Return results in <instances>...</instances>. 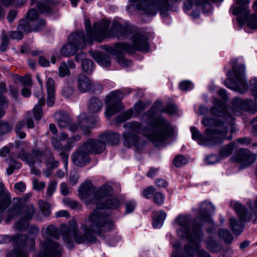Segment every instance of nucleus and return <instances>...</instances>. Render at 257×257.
I'll use <instances>...</instances> for the list:
<instances>
[{"mask_svg": "<svg viewBox=\"0 0 257 257\" xmlns=\"http://www.w3.org/2000/svg\"><path fill=\"white\" fill-rule=\"evenodd\" d=\"M112 193V188L110 185H104L98 189L93 199L87 201L88 204L94 203L96 209L83 225V233L78 231V226L75 222L61 225V233L69 248L73 247V239L78 244L93 243L97 240L94 234L100 235L101 233L113 228L114 223L109 217L110 213L105 209H116L119 205L117 199L108 198Z\"/></svg>", "mask_w": 257, "mask_h": 257, "instance_id": "1", "label": "nucleus"}, {"mask_svg": "<svg viewBox=\"0 0 257 257\" xmlns=\"http://www.w3.org/2000/svg\"><path fill=\"white\" fill-rule=\"evenodd\" d=\"M161 103L156 101L154 104L142 116V120L148 123L149 127L143 126L138 121L127 122L123 125L124 128L128 130L122 133L124 139L123 144L125 147L130 148L134 146L140 151L146 144L147 141L140 139L136 134H142L156 146H159L173 135V129L170 122L163 116L155 117L159 112Z\"/></svg>", "mask_w": 257, "mask_h": 257, "instance_id": "2", "label": "nucleus"}, {"mask_svg": "<svg viewBox=\"0 0 257 257\" xmlns=\"http://www.w3.org/2000/svg\"><path fill=\"white\" fill-rule=\"evenodd\" d=\"M85 27L86 31V41L88 43H92L93 40L101 42L105 37H116L119 39L128 38L132 34V29L128 24L121 25L114 22L108 30L109 22L103 20L94 24L93 29L90 26L89 20H85Z\"/></svg>", "mask_w": 257, "mask_h": 257, "instance_id": "3", "label": "nucleus"}, {"mask_svg": "<svg viewBox=\"0 0 257 257\" xmlns=\"http://www.w3.org/2000/svg\"><path fill=\"white\" fill-rule=\"evenodd\" d=\"M198 219H195L191 223L189 216L180 215L175 220V223L180 227L177 231V234L189 242L185 245V252L188 257H194L195 250L200 247V242L203 237L202 223L197 222Z\"/></svg>", "mask_w": 257, "mask_h": 257, "instance_id": "4", "label": "nucleus"}, {"mask_svg": "<svg viewBox=\"0 0 257 257\" xmlns=\"http://www.w3.org/2000/svg\"><path fill=\"white\" fill-rule=\"evenodd\" d=\"M132 45L124 42L117 43L113 47H107L106 51L110 54L115 56L118 63L122 67L130 66L131 62L125 59L126 52L131 54L136 51L142 52L149 51L150 44L147 37L138 33L132 36Z\"/></svg>", "mask_w": 257, "mask_h": 257, "instance_id": "5", "label": "nucleus"}, {"mask_svg": "<svg viewBox=\"0 0 257 257\" xmlns=\"http://www.w3.org/2000/svg\"><path fill=\"white\" fill-rule=\"evenodd\" d=\"M21 201L17 199V202L8 209L5 222L9 223L15 217L21 215L20 219L15 223L14 228L18 231H25L29 226V221L32 219L35 209L33 204L22 206Z\"/></svg>", "mask_w": 257, "mask_h": 257, "instance_id": "6", "label": "nucleus"}, {"mask_svg": "<svg viewBox=\"0 0 257 257\" xmlns=\"http://www.w3.org/2000/svg\"><path fill=\"white\" fill-rule=\"evenodd\" d=\"M190 131L192 138L201 145L212 147L223 143L226 139L227 131L225 127L206 128L205 130V137L203 136L195 126H191Z\"/></svg>", "mask_w": 257, "mask_h": 257, "instance_id": "7", "label": "nucleus"}, {"mask_svg": "<svg viewBox=\"0 0 257 257\" xmlns=\"http://www.w3.org/2000/svg\"><path fill=\"white\" fill-rule=\"evenodd\" d=\"M227 75L228 78L224 81V85L227 87L241 93L246 92L247 84L245 78V67L243 65L233 64Z\"/></svg>", "mask_w": 257, "mask_h": 257, "instance_id": "8", "label": "nucleus"}, {"mask_svg": "<svg viewBox=\"0 0 257 257\" xmlns=\"http://www.w3.org/2000/svg\"><path fill=\"white\" fill-rule=\"evenodd\" d=\"M86 43L84 32L78 30L70 35L67 43L61 49L60 54L64 57L74 56L78 50L85 47Z\"/></svg>", "mask_w": 257, "mask_h": 257, "instance_id": "9", "label": "nucleus"}, {"mask_svg": "<svg viewBox=\"0 0 257 257\" xmlns=\"http://www.w3.org/2000/svg\"><path fill=\"white\" fill-rule=\"evenodd\" d=\"M233 208L237 213L240 220H237L234 217H230L229 219V226L234 234L239 235L243 230V222L250 221L251 214L248 213L245 207L239 203H235Z\"/></svg>", "mask_w": 257, "mask_h": 257, "instance_id": "10", "label": "nucleus"}, {"mask_svg": "<svg viewBox=\"0 0 257 257\" xmlns=\"http://www.w3.org/2000/svg\"><path fill=\"white\" fill-rule=\"evenodd\" d=\"M124 92L120 90L111 92L105 98L106 109L105 115L108 118L124 109L121 99Z\"/></svg>", "mask_w": 257, "mask_h": 257, "instance_id": "11", "label": "nucleus"}, {"mask_svg": "<svg viewBox=\"0 0 257 257\" xmlns=\"http://www.w3.org/2000/svg\"><path fill=\"white\" fill-rule=\"evenodd\" d=\"M41 250L34 257H61L62 248L60 244L49 237L41 242Z\"/></svg>", "mask_w": 257, "mask_h": 257, "instance_id": "12", "label": "nucleus"}, {"mask_svg": "<svg viewBox=\"0 0 257 257\" xmlns=\"http://www.w3.org/2000/svg\"><path fill=\"white\" fill-rule=\"evenodd\" d=\"M77 88L81 92L90 91L94 92L102 90L101 85L96 82H93L83 74H79L77 78Z\"/></svg>", "mask_w": 257, "mask_h": 257, "instance_id": "13", "label": "nucleus"}, {"mask_svg": "<svg viewBox=\"0 0 257 257\" xmlns=\"http://www.w3.org/2000/svg\"><path fill=\"white\" fill-rule=\"evenodd\" d=\"M256 159V156L255 154L245 148L238 150L233 157L235 162L241 164L242 168L251 166L255 162Z\"/></svg>", "mask_w": 257, "mask_h": 257, "instance_id": "14", "label": "nucleus"}, {"mask_svg": "<svg viewBox=\"0 0 257 257\" xmlns=\"http://www.w3.org/2000/svg\"><path fill=\"white\" fill-rule=\"evenodd\" d=\"M236 4L239 6L233 8L232 7V13L234 15H238L236 20L240 25H243L245 22L249 14V10H248L247 4L249 0H236Z\"/></svg>", "mask_w": 257, "mask_h": 257, "instance_id": "15", "label": "nucleus"}, {"mask_svg": "<svg viewBox=\"0 0 257 257\" xmlns=\"http://www.w3.org/2000/svg\"><path fill=\"white\" fill-rule=\"evenodd\" d=\"M45 25V22L42 19H37L30 21L21 20L19 21L17 29L26 33H30L32 31L36 32L43 29Z\"/></svg>", "mask_w": 257, "mask_h": 257, "instance_id": "16", "label": "nucleus"}, {"mask_svg": "<svg viewBox=\"0 0 257 257\" xmlns=\"http://www.w3.org/2000/svg\"><path fill=\"white\" fill-rule=\"evenodd\" d=\"M89 154H100L105 149L104 143L99 138L98 139H88L82 145Z\"/></svg>", "mask_w": 257, "mask_h": 257, "instance_id": "17", "label": "nucleus"}, {"mask_svg": "<svg viewBox=\"0 0 257 257\" xmlns=\"http://www.w3.org/2000/svg\"><path fill=\"white\" fill-rule=\"evenodd\" d=\"M71 157L73 164L78 167L84 166L90 161L89 153L82 145L72 154Z\"/></svg>", "mask_w": 257, "mask_h": 257, "instance_id": "18", "label": "nucleus"}, {"mask_svg": "<svg viewBox=\"0 0 257 257\" xmlns=\"http://www.w3.org/2000/svg\"><path fill=\"white\" fill-rule=\"evenodd\" d=\"M232 104L234 107L252 114L257 111V105L254 103L253 100L250 99L243 100L239 98H234L232 100Z\"/></svg>", "mask_w": 257, "mask_h": 257, "instance_id": "19", "label": "nucleus"}, {"mask_svg": "<svg viewBox=\"0 0 257 257\" xmlns=\"http://www.w3.org/2000/svg\"><path fill=\"white\" fill-rule=\"evenodd\" d=\"M98 189L96 191L93 190L91 182L90 181H86L83 183L80 187L78 192L80 198L86 199V204L87 205H93L94 203L88 204L87 201L91 200L94 198V195L96 193Z\"/></svg>", "mask_w": 257, "mask_h": 257, "instance_id": "20", "label": "nucleus"}, {"mask_svg": "<svg viewBox=\"0 0 257 257\" xmlns=\"http://www.w3.org/2000/svg\"><path fill=\"white\" fill-rule=\"evenodd\" d=\"M43 156V152L38 149L33 150L31 155L22 150L18 155L19 158L23 161H26L30 166H34L36 162H41Z\"/></svg>", "mask_w": 257, "mask_h": 257, "instance_id": "21", "label": "nucleus"}, {"mask_svg": "<svg viewBox=\"0 0 257 257\" xmlns=\"http://www.w3.org/2000/svg\"><path fill=\"white\" fill-rule=\"evenodd\" d=\"M217 0H186L184 4V9L189 10L191 9L193 4L202 7L204 13L209 12L212 9L211 3H215Z\"/></svg>", "mask_w": 257, "mask_h": 257, "instance_id": "22", "label": "nucleus"}, {"mask_svg": "<svg viewBox=\"0 0 257 257\" xmlns=\"http://www.w3.org/2000/svg\"><path fill=\"white\" fill-rule=\"evenodd\" d=\"M214 210V206L212 204L204 201L200 204L199 217L200 218L202 221L209 223H212L213 221L208 212H213Z\"/></svg>", "mask_w": 257, "mask_h": 257, "instance_id": "23", "label": "nucleus"}, {"mask_svg": "<svg viewBox=\"0 0 257 257\" xmlns=\"http://www.w3.org/2000/svg\"><path fill=\"white\" fill-rule=\"evenodd\" d=\"M54 118L60 128H66L71 123L70 115L65 111H59L55 113Z\"/></svg>", "mask_w": 257, "mask_h": 257, "instance_id": "24", "label": "nucleus"}, {"mask_svg": "<svg viewBox=\"0 0 257 257\" xmlns=\"http://www.w3.org/2000/svg\"><path fill=\"white\" fill-rule=\"evenodd\" d=\"M99 138L106 144L111 145H115L117 144L120 139V135L115 132H106L99 135Z\"/></svg>", "mask_w": 257, "mask_h": 257, "instance_id": "25", "label": "nucleus"}, {"mask_svg": "<svg viewBox=\"0 0 257 257\" xmlns=\"http://www.w3.org/2000/svg\"><path fill=\"white\" fill-rule=\"evenodd\" d=\"M55 6V3L52 0H41L37 4V9L40 13L46 15L52 13Z\"/></svg>", "mask_w": 257, "mask_h": 257, "instance_id": "26", "label": "nucleus"}, {"mask_svg": "<svg viewBox=\"0 0 257 257\" xmlns=\"http://www.w3.org/2000/svg\"><path fill=\"white\" fill-rule=\"evenodd\" d=\"M205 243L206 248L212 252H218L222 248L221 243L212 236L207 237L205 240Z\"/></svg>", "mask_w": 257, "mask_h": 257, "instance_id": "27", "label": "nucleus"}, {"mask_svg": "<svg viewBox=\"0 0 257 257\" xmlns=\"http://www.w3.org/2000/svg\"><path fill=\"white\" fill-rule=\"evenodd\" d=\"M92 56L94 59L103 67H107L110 65V58L109 56L102 52H93Z\"/></svg>", "mask_w": 257, "mask_h": 257, "instance_id": "28", "label": "nucleus"}, {"mask_svg": "<svg viewBox=\"0 0 257 257\" xmlns=\"http://www.w3.org/2000/svg\"><path fill=\"white\" fill-rule=\"evenodd\" d=\"M214 105L211 108V113L214 115L221 116L225 111V105L221 100L215 98L213 100Z\"/></svg>", "mask_w": 257, "mask_h": 257, "instance_id": "29", "label": "nucleus"}, {"mask_svg": "<svg viewBox=\"0 0 257 257\" xmlns=\"http://www.w3.org/2000/svg\"><path fill=\"white\" fill-rule=\"evenodd\" d=\"M103 105V102L100 99L91 97L88 103V108L90 112L97 113L102 109Z\"/></svg>", "mask_w": 257, "mask_h": 257, "instance_id": "30", "label": "nucleus"}, {"mask_svg": "<svg viewBox=\"0 0 257 257\" xmlns=\"http://www.w3.org/2000/svg\"><path fill=\"white\" fill-rule=\"evenodd\" d=\"M78 122L82 130L86 131V134L89 132L88 129L93 127L94 125L90 122V118L87 117V114L84 112L80 113L78 116Z\"/></svg>", "mask_w": 257, "mask_h": 257, "instance_id": "31", "label": "nucleus"}, {"mask_svg": "<svg viewBox=\"0 0 257 257\" xmlns=\"http://www.w3.org/2000/svg\"><path fill=\"white\" fill-rule=\"evenodd\" d=\"M14 240L13 242L17 243L21 246H26L27 245V242H29L31 246L33 247L35 244V239L30 238L28 239V236L24 234H19L17 235H14Z\"/></svg>", "mask_w": 257, "mask_h": 257, "instance_id": "32", "label": "nucleus"}, {"mask_svg": "<svg viewBox=\"0 0 257 257\" xmlns=\"http://www.w3.org/2000/svg\"><path fill=\"white\" fill-rule=\"evenodd\" d=\"M11 197L3 183H0V205H10Z\"/></svg>", "mask_w": 257, "mask_h": 257, "instance_id": "33", "label": "nucleus"}, {"mask_svg": "<svg viewBox=\"0 0 257 257\" xmlns=\"http://www.w3.org/2000/svg\"><path fill=\"white\" fill-rule=\"evenodd\" d=\"M45 98L42 96L39 100L38 104L35 106L33 109V116L35 119L40 120L41 118L43 113L42 106L45 105Z\"/></svg>", "mask_w": 257, "mask_h": 257, "instance_id": "34", "label": "nucleus"}, {"mask_svg": "<svg viewBox=\"0 0 257 257\" xmlns=\"http://www.w3.org/2000/svg\"><path fill=\"white\" fill-rule=\"evenodd\" d=\"M235 147V144L230 142L228 145L221 147L219 150V155L223 157H227L233 152Z\"/></svg>", "mask_w": 257, "mask_h": 257, "instance_id": "35", "label": "nucleus"}, {"mask_svg": "<svg viewBox=\"0 0 257 257\" xmlns=\"http://www.w3.org/2000/svg\"><path fill=\"white\" fill-rule=\"evenodd\" d=\"M202 123L205 126H215L220 127L223 124L222 121L218 119L211 118V117H205L202 120Z\"/></svg>", "mask_w": 257, "mask_h": 257, "instance_id": "36", "label": "nucleus"}, {"mask_svg": "<svg viewBox=\"0 0 257 257\" xmlns=\"http://www.w3.org/2000/svg\"><path fill=\"white\" fill-rule=\"evenodd\" d=\"M166 217V213L161 211L157 213V216L153 219L152 225L154 228L160 227L162 226L164 220Z\"/></svg>", "mask_w": 257, "mask_h": 257, "instance_id": "37", "label": "nucleus"}, {"mask_svg": "<svg viewBox=\"0 0 257 257\" xmlns=\"http://www.w3.org/2000/svg\"><path fill=\"white\" fill-rule=\"evenodd\" d=\"M56 239H58L60 237L59 232L57 228L53 225H48L44 230V234Z\"/></svg>", "mask_w": 257, "mask_h": 257, "instance_id": "38", "label": "nucleus"}, {"mask_svg": "<svg viewBox=\"0 0 257 257\" xmlns=\"http://www.w3.org/2000/svg\"><path fill=\"white\" fill-rule=\"evenodd\" d=\"M218 235L219 237L223 239L226 243H231L233 240L232 235L227 229H220L218 231Z\"/></svg>", "mask_w": 257, "mask_h": 257, "instance_id": "39", "label": "nucleus"}, {"mask_svg": "<svg viewBox=\"0 0 257 257\" xmlns=\"http://www.w3.org/2000/svg\"><path fill=\"white\" fill-rule=\"evenodd\" d=\"M82 71L88 74H91L94 70V63L91 60H83L81 64Z\"/></svg>", "mask_w": 257, "mask_h": 257, "instance_id": "40", "label": "nucleus"}, {"mask_svg": "<svg viewBox=\"0 0 257 257\" xmlns=\"http://www.w3.org/2000/svg\"><path fill=\"white\" fill-rule=\"evenodd\" d=\"M39 205L40 210L43 214L46 216H49L51 214V209L49 204L43 200H39Z\"/></svg>", "mask_w": 257, "mask_h": 257, "instance_id": "41", "label": "nucleus"}, {"mask_svg": "<svg viewBox=\"0 0 257 257\" xmlns=\"http://www.w3.org/2000/svg\"><path fill=\"white\" fill-rule=\"evenodd\" d=\"M133 110L129 109L115 118V121L117 123H121L132 117L133 114Z\"/></svg>", "mask_w": 257, "mask_h": 257, "instance_id": "42", "label": "nucleus"}, {"mask_svg": "<svg viewBox=\"0 0 257 257\" xmlns=\"http://www.w3.org/2000/svg\"><path fill=\"white\" fill-rule=\"evenodd\" d=\"M26 122L25 120L18 121L15 126V131L16 133L21 139H24L26 137V134L24 132L21 131L22 128L25 125Z\"/></svg>", "mask_w": 257, "mask_h": 257, "instance_id": "43", "label": "nucleus"}, {"mask_svg": "<svg viewBox=\"0 0 257 257\" xmlns=\"http://www.w3.org/2000/svg\"><path fill=\"white\" fill-rule=\"evenodd\" d=\"M1 37L2 43L0 44V50L2 52H5L9 46V40L7 34L4 30L2 31Z\"/></svg>", "mask_w": 257, "mask_h": 257, "instance_id": "44", "label": "nucleus"}, {"mask_svg": "<svg viewBox=\"0 0 257 257\" xmlns=\"http://www.w3.org/2000/svg\"><path fill=\"white\" fill-rule=\"evenodd\" d=\"M7 257H28V254L23 249L17 248L8 253Z\"/></svg>", "mask_w": 257, "mask_h": 257, "instance_id": "45", "label": "nucleus"}, {"mask_svg": "<svg viewBox=\"0 0 257 257\" xmlns=\"http://www.w3.org/2000/svg\"><path fill=\"white\" fill-rule=\"evenodd\" d=\"M46 151H47V150H46ZM47 151L51 154L50 156L47 159L46 161V164L47 167L52 169L57 168L59 166L58 161L55 160L54 156L52 155L50 150H48Z\"/></svg>", "mask_w": 257, "mask_h": 257, "instance_id": "46", "label": "nucleus"}, {"mask_svg": "<svg viewBox=\"0 0 257 257\" xmlns=\"http://www.w3.org/2000/svg\"><path fill=\"white\" fill-rule=\"evenodd\" d=\"M187 163V159L182 155H178L173 160V163L176 167H181Z\"/></svg>", "mask_w": 257, "mask_h": 257, "instance_id": "47", "label": "nucleus"}, {"mask_svg": "<svg viewBox=\"0 0 257 257\" xmlns=\"http://www.w3.org/2000/svg\"><path fill=\"white\" fill-rule=\"evenodd\" d=\"M13 125L6 121H0V135H5L12 131Z\"/></svg>", "mask_w": 257, "mask_h": 257, "instance_id": "48", "label": "nucleus"}, {"mask_svg": "<svg viewBox=\"0 0 257 257\" xmlns=\"http://www.w3.org/2000/svg\"><path fill=\"white\" fill-rule=\"evenodd\" d=\"M59 73L61 77H65L70 75L69 69L65 62H62L59 67Z\"/></svg>", "mask_w": 257, "mask_h": 257, "instance_id": "49", "label": "nucleus"}, {"mask_svg": "<svg viewBox=\"0 0 257 257\" xmlns=\"http://www.w3.org/2000/svg\"><path fill=\"white\" fill-rule=\"evenodd\" d=\"M249 89L251 91L252 95L254 96V100L257 103V80L252 79L249 82Z\"/></svg>", "mask_w": 257, "mask_h": 257, "instance_id": "50", "label": "nucleus"}, {"mask_svg": "<svg viewBox=\"0 0 257 257\" xmlns=\"http://www.w3.org/2000/svg\"><path fill=\"white\" fill-rule=\"evenodd\" d=\"M165 196L163 194L160 192H156L153 196V200L157 205H161L164 202Z\"/></svg>", "mask_w": 257, "mask_h": 257, "instance_id": "51", "label": "nucleus"}, {"mask_svg": "<svg viewBox=\"0 0 257 257\" xmlns=\"http://www.w3.org/2000/svg\"><path fill=\"white\" fill-rule=\"evenodd\" d=\"M81 136L80 135H76L75 136L71 137L68 139L67 141L66 147L68 149H71L74 147L76 142L81 139Z\"/></svg>", "mask_w": 257, "mask_h": 257, "instance_id": "52", "label": "nucleus"}, {"mask_svg": "<svg viewBox=\"0 0 257 257\" xmlns=\"http://www.w3.org/2000/svg\"><path fill=\"white\" fill-rule=\"evenodd\" d=\"M247 25L252 29H257V12L249 18Z\"/></svg>", "mask_w": 257, "mask_h": 257, "instance_id": "53", "label": "nucleus"}, {"mask_svg": "<svg viewBox=\"0 0 257 257\" xmlns=\"http://www.w3.org/2000/svg\"><path fill=\"white\" fill-rule=\"evenodd\" d=\"M74 88L69 85H66L63 87L62 89V95L66 98H70L74 93Z\"/></svg>", "mask_w": 257, "mask_h": 257, "instance_id": "54", "label": "nucleus"}, {"mask_svg": "<svg viewBox=\"0 0 257 257\" xmlns=\"http://www.w3.org/2000/svg\"><path fill=\"white\" fill-rule=\"evenodd\" d=\"M38 12L35 9H31L28 11L26 15V21H30L38 19Z\"/></svg>", "mask_w": 257, "mask_h": 257, "instance_id": "55", "label": "nucleus"}, {"mask_svg": "<svg viewBox=\"0 0 257 257\" xmlns=\"http://www.w3.org/2000/svg\"><path fill=\"white\" fill-rule=\"evenodd\" d=\"M47 93H55V81L51 78H48L46 81Z\"/></svg>", "mask_w": 257, "mask_h": 257, "instance_id": "56", "label": "nucleus"}, {"mask_svg": "<svg viewBox=\"0 0 257 257\" xmlns=\"http://www.w3.org/2000/svg\"><path fill=\"white\" fill-rule=\"evenodd\" d=\"M173 247L175 248V250L173 252L172 256L171 257L173 256V253L174 252L176 253V256H177V257H186V253L185 252V247L184 248L183 253L182 254H180L179 253L180 249L181 248V245L180 243L178 241L176 242L173 244Z\"/></svg>", "mask_w": 257, "mask_h": 257, "instance_id": "57", "label": "nucleus"}, {"mask_svg": "<svg viewBox=\"0 0 257 257\" xmlns=\"http://www.w3.org/2000/svg\"><path fill=\"white\" fill-rule=\"evenodd\" d=\"M63 202L65 205L69 206L72 209H76L79 205L77 201L71 200L69 198H65Z\"/></svg>", "mask_w": 257, "mask_h": 257, "instance_id": "58", "label": "nucleus"}, {"mask_svg": "<svg viewBox=\"0 0 257 257\" xmlns=\"http://www.w3.org/2000/svg\"><path fill=\"white\" fill-rule=\"evenodd\" d=\"M23 32H24L18 29L17 31H11L9 33V36L14 39L21 40L24 37Z\"/></svg>", "mask_w": 257, "mask_h": 257, "instance_id": "59", "label": "nucleus"}, {"mask_svg": "<svg viewBox=\"0 0 257 257\" xmlns=\"http://www.w3.org/2000/svg\"><path fill=\"white\" fill-rule=\"evenodd\" d=\"M51 141L52 146L55 150L58 151H60L63 150V145L61 142L58 140V139L54 137H52L51 138Z\"/></svg>", "mask_w": 257, "mask_h": 257, "instance_id": "60", "label": "nucleus"}, {"mask_svg": "<svg viewBox=\"0 0 257 257\" xmlns=\"http://www.w3.org/2000/svg\"><path fill=\"white\" fill-rule=\"evenodd\" d=\"M219 162V159L216 155H210L205 159L206 164L207 165L214 164Z\"/></svg>", "mask_w": 257, "mask_h": 257, "instance_id": "61", "label": "nucleus"}, {"mask_svg": "<svg viewBox=\"0 0 257 257\" xmlns=\"http://www.w3.org/2000/svg\"><path fill=\"white\" fill-rule=\"evenodd\" d=\"M155 191V188L153 186H151L143 190V194L146 198H150Z\"/></svg>", "mask_w": 257, "mask_h": 257, "instance_id": "62", "label": "nucleus"}, {"mask_svg": "<svg viewBox=\"0 0 257 257\" xmlns=\"http://www.w3.org/2000/svg\"><path fill=\"white\" fill-rule=\"evenodd\" d=\"M146 107V104L141 100L139 101L134 105L135 111L137 113H140L141 111L145 110Z\"/></svg>", "mask_w": 257, "mask_h": 257, "instance_id": "63", "label": "nucleus"}, {"mask_svg": "<svg viewBox=\"0 0 257 257\" xmlns=\"http://www.w3.org/2000/svg\"><path fill=\"white\" fill-rule=\"evenodd\" d=\"M180 88L183 91H187L192 88V83L189 81H183L180 83Z\"/></svg>", "mask_w": 257, "mask_h": 257, "instance_id": "64", "label": "nucleus"}]
</instances>
